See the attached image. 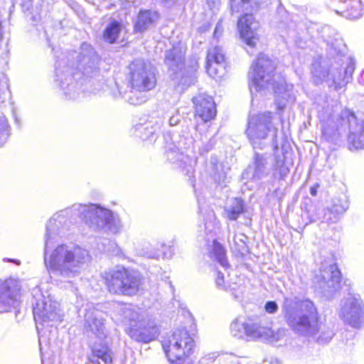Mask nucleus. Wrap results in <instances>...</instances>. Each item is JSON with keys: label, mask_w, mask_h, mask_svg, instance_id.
<instances>
[{"label": "nucleus", "mask_w": 364, "mask_h": 364, "mask_svg": "<svg viewBox=\"0 0 364 364\" xmlns=\"http://www.w3.org/2000/svg\"><path fill=\"white\" fill-rule=\"evenodd\" d=\"M52 230L50 223L45 241V265L50 277L57 282L72 284L90 262L91 257L87 250L73 244H61L50 248L49 243Z\"/></svg>", "instance_id": "1"}, {"label": "nucleus", "mask_w": 364, "mask_h": 364, "mask_svg": "<svg viewBox=\"0 0 364 364\" xmlns=\"http://www.w3.org/2000/svg\"><path fill=\"white\" fill-rule=\"evenodd\" d=\"M282 313L287 325L296 335L313 337L319 334L321 343H327L333 336L332 329L320 321L317 308L309 299L285 296Z\"/></svg>", "instance_id": "2"}, {"label": "nucleus", "mask_w": 364, "mask_h": 364, "mask_svg": "<svg viewBox=\"0 0 364 364\" xmlns=\"http://www.w3.org/2000/svg\"><path fill=\"white\" fill-rule=\"evenodd\" d=\"M274 63L264 55H259L249 72V87L252 95H265L273 91L276 95L275 103L279 109H283L286 102L294 100L288 85L279 76L274 74Z\"/></svg>", "instance_id": "3"}, {"label": "nucleus", "mask_w": 364, "mask_h": 364, "mask_svg": "<svg viewBox=\"0 0 364 364\" xmlns=\"http://www.w3.org/2000/svg\"><path fill=\"white\" fill-rule=\"evenodd\" d=\"M73 210L85 223L95 230L119 232L122 228V221L117 215L109 209L97 204H77L73 206Z\"/></svg>", "instance_id": "4"}, {"label": "nucleus", "mask_w": 364, "mask_h": 364, "mask_svg": "<svg viewBox=\"0 0 364 364\" xmlns=\"http://www.w3.org/2000/svg\"><path fill=\"white\" fill-rule=\"evenodd\" d=\"M186 48L179 44L168 50L165 55L164 62L171 72V79L178 92H181L188 87L194 84L196 79L197 63L191 65H184Z\"/></svg>", "instance_id": "5"}, {"label": "nucleus", "mask_w": 364, "mask_h": 364, "mask_svg": "<svg viewBox=\"0 0 364 364\" xmlns=\"http://www.w3.org/2000/svg\"><path fill=\"white\" fill-rule=\"evenodd\" d=\"M129 70L132 88L139 92L131 91V95L127 100L132 105H139L147 100V97L143 92L150 90L155 87L154 69L149 63L137 59L130 64Z\"/></svg>", "instance_id": "6"}, {"label": "nucleus", "mask_w": 364, "mask_h": 364, "mask_svg": "<svg viewBox=\"0 0 364 364\" xmlns=\"http://www.w3.org/2000/svg\"><path fill=\"white\" fill-rule=\"evenodd\" d=\"M124 317L122 322L129 324V335L139 342L149 343L158 335V328L154 320L146 312L138 311L130 306L122 309Z\"/></svg>", "instance_id": "7"}, {"label": "nucleus", "mask_w": 364, "mask_h": 364, "mask_svg": "<svg viewBox=\"0 0 364 364\" xmlns=\"http://www.w3.org/2000/svg\"><path fill=\"white\" fill-rule=\"evenodd\" d=\"M231 9L232 12L247 13L242 16L237 23L238 29L241 38L247 46L251 48L255 46L259 40V36L257 33L258 23L255 21V18L251 12L256 9V2L255 0H231Z\"/></svg>", "instance_id": "8"}, {"label": "nucleus", "mask_w": 364, "mask_h": 364, "mask_svg": "<svg viewBox=\"0 0 364 364\" xmlns=\"http://www.w3.org/2000/svg\"><path fill=\"white\" fill-rule=\"evenodd\" d=\"M188 331L183 328L174 331L162 341V346L170 363L179 364L192 353L194 343Z\"/></svg>", "instance_id": "9"}, {"label": "nucleus", "mask_w": 364, "mask_h": 364, "mask_svg": "<svg viewBox=\"0 0 364 364\" xmlns=\"http://www.w3.org/2000/svg\"><path fill=\"white\" fill-rule=\"evenodd\" d=\"M105 279L109 292L118 294H134L141 284L139 274L124 267L106 273Z\"/></svg>", "instance_id": "10"}, {"label": "nucleus", "mask_w": 364, "mask_h": 364, "mask_svg": "<svg viewBox=\"0 0 364 364\" xmlns=\"http://www.w3.org/2000/svg\"><path fill=\"white\" fill-rule=\"evenodd\" d=\"M33 316L36 323V329L39 334L41 343L44 326H53L61 321L59 304L53 300L49 295H41L33 305Z\"/></svg>", "instance_id": "11"}, {"label": "nucleus", "mask_w": 364, "mask_h": 364, "mask_svg": "<svg viewBox=\"0 0 364 364\" xmlns=\"http://www.w3.org/2000/svg\"><path fill=\"white\" fill-rule=\"evenodd\" d=\"M270 132H273L274 140L277 137V129L272 124L271 112H264L250 117L246 134L254 148L259 145L260 141L265 139Z\"/></svg>", "instance_id": "12"}, {"label": "nucleus", "mask_w": 364, "mask_h": 364, "mask_svg": "<svg viewBox=\"0 0 364 364\" xmlns=\"http://www.w3.org/2000/svg\"><path fill=\"white\" fill-rule=\"evenodd\" d=\"M355 70V63L350 60L347 65L343 68H332L328 72H321L317 73L314 70L313 71L316 83L326 80L329 87H333L336 90H338L346 86L351 80L353 73Z\"/></svg>", "instance_id": "13"}, {"label": "nucleus", "mask_w": 364, "mask_h": 364, "mask_svg": "<svg viewBox=\"0 0 364 364\" xmlns=\"http://www.w3.org/2000/svg\"><path fill=\"white\" fill-rule=\"evenodd\" d=\"M339 317L346 323L359 328L364 321V306L360 299L348 295L341 300Z\"/></svg>", "instance_id": "14"}, {"label": "nucleus", "mask_w": 364, "mask_h": 364, "mask_svg": "<svg viewBox=\"0 0 364 364\" xmlns=\"http://www.w3.org/2000/svg\"><path fill=\"white\" fill-rule=\"evenodd\" d=\"M19 289L12 280L0 282V314L16 308L19 302Z\"/></svg>", "instance_id": "15"}, {"label": "nucleus", "mask_w": 364, "mask_h": 364, "mask_svg": "<svg viewBox=\"0 0 364 364\" xmlns=\"http://www.w3.org/2000/svg\"><path fill=\"white\" fill-rule=\"evenodd\" d=\"M78 58L77 69L84 75L90 77L97 72L99 58L90 44H82Z\"/></svg>", "instance_id": "16"}, {"label": "nucleus", "mask_w": 364, "mask_h": 364, "mask_svg": "<svg viewBox=\"0 0 364 364\" xmlns=\"http://www.w3.org/2000/svg\"><path fill=\"white\" fill-rule=\"evenodd\" d=\"M318 282L324 291L333 293L340 288L341 272L336 265H329L320 270Z\"/></svg>", "instance_id": "17"}, {"label": "nucleus", "mask_w": 364, "mask_h": 364, "mask_svg": "<svg viewBox=\"0 0 364 364\" xmlns=\"http://www.w3.org/2000/svg\"><path fill=\"white\" fill-rule=\"evenodd\" d=\"M225 55L220 46H215L208 50L207 55L206 70L213 78H220L225 73Z\"/></svg>", "instance_id": "18"}, {"label": "nucleus", "mask_w": 364, "mask_h": 364, "mask_svg": "<svg viewBox=\"0 0 364 364\" xmlns=\"http://www.w3.org/2000/svg\"><path fill=\"white\" fill-rule=\"evenodd\" d=\"M85 328L102 340L107 336L103 314L97 310L87 311L85 315Z\"/></svg>", "instance_id": "19"}, {"label": "nucleus", "mask_w": 364, "mask_h": 364, "mask_svg": "<svg viewBox=\"0 0 364 364\" xmlns=\"http://www.w3.org/2000/svg\"><path fill=\"white\" fill-rule=\"evenodd\" d=\"M196 112L203 121L211 120L216 114L215 104L212 97L199 94L193 98Z\"/></svg>", "instance_id": "20"}, {"label": "nucleus", "mask_w": 364, "mask_h": 364, "mask_svg": "<svg viewBox=\"0 0 364 364\" xmlns=\"http://www.w3.org/2000/svg\"><path fill=\"white\" fill-rule=\"evenodd\" d=\"M245 336L247 340H256L262 338L264 340H277L278 336L274 331L268 327L262 326L251 318L246 321Z\"/></svg>", "instance_id": "21"}, {"label": "nucleus", "mask_w": 364, "mask_h": 364, "mask_svg": "<svg viewBox=\"0 0 364 364\" xmlns=\"http://www.w3.org/2000/svg\"><path fill=\"white\" fill-rule=\"evenodd\" d=\"M71 212H73L75 214V212L73 210V207L71 208L60 210L53 215L46 225L45 241L47 240L48 228L50 226V223H52L53 230L50 231V241L54 238L55 235H58L63 232L64 230H65L68 226V215Z\"/></svg>", "instance_id": "22"}, {"label": "nucleus", "mask_w": 364, "mask_h": 364, "mask_svg": "<svg viewBox=\"0 0 364 364\" xmlns=\"http://www.w3.org/2000/svg\"><path fill=\"white\" fill-rule=\"evenodd\" d=\"M230 279H225V274L220 271L216 272L215 284L218 289L233 291L240 289L242 286V279L238 277L236 274L228 273Z\"/></svg>", "instance_id": "23"}, {"label": "nucleus", "mask_w": 364, "mask_h": 364, "mask_svg": "<svg viewBox=\"0 0 364 364\" xmlns=\"http://www.w3.org/2000/svg\"><path fill=\"white\" fill-rule=\"evenodd\" d=\"M340 10H336L340 14L349 19H357L362 16V5L360 0H345L342 1Z\"/></svg>", "instance_id": "24"}, {"label": "nucleus", "mask_w": 364, "mask_h": 364, "mask_svg": "<svg viewBox=\"0 0 364 364\" xmlns=\"http://www.w3.org/2000/svg\"><path fill=\"white\" fill-rule=\"evenodd\" d=\"M159 18L158 13L151 10L141 11L138 15L134 29L136 32H144Z\"/></svg>", "instance_id": "25"}, {"label": "nucleus", "mask_w": 364, "mask_h": 364, "mask_svg": "<svg viewBox=\"0 0 364 364\" xmlns=\"http://www.w3.org/2000/svg\"><path fill=\"white\" fill-rule=\"evenodd\" d=\"M57 80L60 81V87L63 89L64 94L68 99L78 100L85 96L83 92H80V87H82V82L73 81V77L68 76L65 78V80L69 81L70 82L68 83L66 87H64L63 79L58 78Z\"/></svg>", "instance_id": "26"}, {"label": "nucleus", "mask_w": 364, "mask_h": 364, "mask_svg": "<svg viewBox=\"0 0 364 364\" xmlns=\"http://www.w3.org/2000/svg\"><path fill=\"white\" fill-rule=\"evenodd\" d=\"M92 349L93 355L100 358L105 363L109 364L112 362V353L106 345L94 344Z\"/></svg>", "instance_id": "27"}, {"label": "nucleus", "mask_w": 364, "mask_h": 364, "mask_svg": "<svg viewBox=\"0 0 364 364\" xmlns=\"http://www.w3.org/2000/svg\"><path fill=\"white\" fill-rule=\"evenodd\" d=\"M137 135L143 140L152 139L159 129V127H155L150 122L138 125L136 128Z\"/></svg>", "instance_id": "28"}, {"label": "nucleus", "mask_w": 364, "mask_h": 364, "mask_svg": "<svg viewBox=\"0 0 364 364\" xmlns=\"http://www.w3.org/2000/svg\"><path fill=\"white\" fill-rule=\"evenodd\" d=\"M255 170L252 174L254 179H261L267 175L266 160L262 155L255 154Z\"/></svg>", "instance_id": "29"}, {"label": "nucleus", "mask_w": 364, "mask_h": 364, "mask_svg": "<svg viewBox=\"0 0 364 364\" xmlns=\"http://www.w3.org/2000/svg\"><path fill=\"white\" fill-rule=\"evenodd\" d=\"M211 254H213L222 267L224 268L228 267L225 249L223 245L215 240L213 242Z\"/></svg>", "instance_id": "30"}, {"label": "nucleus", "mask_w": 364, "mask_h": 364, "mask_svg": "<svg viewBox=\"0 0 364 364\" xmlns=\"http://www.w3.org/2000/svg\"><path fill=\"white\" fill-rule=\"evenodd\" d=\"M120 29V24L118 22H117L116 21L111 22L110 24L107 26L106 29L105 30V40L109 42V43L115 42V41L119 36Z\"/></svg>", "instance_id": "31"}, {"label": "nucleus", "mask_w": 364, "mask_h": 364, "mask_svg": "<svg viewBox=\"0 0 364 364\" xmlns=\"http://www.w3.org/2000/svg\"><path fill=\"white\" fill-rule=\"evenodd\" d=\"M243 211L242 201L238 198H235L230 207L225 209L227 217L230 220H236Z\"/></svg>", "instance_id": "32"}, {"label": "nucleus", "mask_w": 364, "mask_h": 364, "mask_svg": "<svg viewBox=\"0 0 364 364\" xmlns=\"http://www.w3.org/2000/svg\"><path fill=\"white\" fill-rule=\"evenodd\" d=\"M246 321L239 318L234 320L230 324V332L232 336L237 338H244L245 336Z\"/></svg>", "instance_id": "33"}, {"label": "nucleus", "mask_w": 364, "mask_h": 364, "mask_svg": "<svg viewBox=\"0 0 364 364\" xmlns=\"http://www.w3.org/2000/svg\"><path fill=\"white\" fill-rule=\"evenodd\" d=\"M220 222L213 211L208 213L205 219V229L208 232H215L219 228Z\"/></svg>", "instance_id": "34"}, {"label": "nucleus", "mask_w": 364, "mask_h": 364, "mask_svg": "<svg viewBox=\"0 0 364 364\" xmlns=\"http://www.w3.org/2000/svg\"><path fill=\"white\" fill-rule=\"evenodd\" d=\"M9 136V127L7 120L4 114L0 112V146H2Z\"/></svg>", "instance_id": "35"}, {"label": "nucleus", "mask_w": 364, "mask_h": 364, "mask_svg": "<svg viewBox=\"0 0 364 364\" xmlns=\"http://www.w3.org/2000/svg\"><path fill=\"white\" fill-rule=\"evenodd\" d=\"M246 236L243 234L235 235L233 237L232 248H234L235 251L242 253L246 250Z\"/></svg>", "instance_id": "36"}, {"label": "nucleus", "mask_w": 364, "mask_h": 364, "mask_svg": "<svg viewBox=\"0 0 364 364\" xmlns=\"http://www.w3.org/2000/svg\"><path fill=\"white\" fill-rule=\"evenodd\" d=\"M177 149L178 151H180V154H176L177 159L175 158L174 155L175 153L172 151H169L167 153V156L169 160L172 161L173 163L178 161H183V151L188 149V146H186V143L183 141V139H181L178 142L177 145Z\"/></svg>", "instance_id": "37"}, {"label": "nucleus", "mask_w": 364, "mask_h": 364, "mask_svg": "<svg viewBox=\"0 0 364 364\" xmlns=\"http://www.w3.org/2000/svg\"><path fill=\"white\" fill-rule=\"evenodd\" d=\"M289 173L288 166L282 160H277L274 175L279 173V179H284Z\"/></svg>", "instance_id": "38"}, {"label": "nucleus", "mask_w": 364, "mask_h": 364, "mask_svg": "<svg viewBox=\"0 0 364 364\" xmlns=\"http://www.w3.org/2000/svg\"><path fill=\"white\" fill-rule=\"evenodd\" d=\"M278 309V304H277L276 301H267L264 305L265 311L270 314L277 313Z\"/></svg>", "instance_id": "39"}, {"label": "nucleus", "mask_w": 364, "mask_h": 364, "mask_svg": "<svg viewBox=\"0 0 364 364\" xmlns=\"http://www.w3.org/2000/svg\"><path fill=\"white\" fill-rule=\"evenodd\" d=\"M213 178L216 183L221 184L226 180V175L225 173H215L213 174Z\"/></svg>", "instance_id": "40"}, {"label": "nucleus", "mask_w": 364, "mask_h": 364, "mask_svg": "<svg viewBox=\"0 0 364 364\" xmlns=\"http://www.w3.org/2000/svg\"><path fill=\"white\" fill-rule=\"evenodd\" d=\"M232 358V355L221 356L218 358V362L219 363V364H237L235 363H233L232 360H231Z\"/></svg>", "instance_id": "41"}, {"label": "nucleus", "mask_w": 364, "mask_h": 364, "mask_svg": "<svg viewBox=\"0 0 364 364\" xmlns=\"http://www.w3.org/2000/svg\"><path fill=\"white\" fill-rule=\"evenodd\" d=\"M181 120L180 116L178 114H176L171 116L169 119V124L171 126H175L179 123Z\"/></svg>", "instance_id": "42"}, {"label": "nucleus", "mask_w": 364, "mask_h": 364, "mask_svg": "<svg viewBox=\"0 0 364 364\" xmlns=\"http://www.w3.org/2000/svg\"><path fill=\"white\" fill-rule=\"evenodd\" d=\"M223 31V27H222V25L218 23L217 25H216V27L215 28V32H214V36H217V35L219 33L220 34Z\"/></svg>", "instance_id": "43"}, {"label": "nucleus", "mask_w": 364, "mask_h": 364, "mask_svg": "<svg viewBox=\"0 0 364 364\" xmlns=\"http://www.w3.org/2000/svg\"><path fill=\"white\" fill-rule=\"evenodd\" d=\"M145 256L149 258H158L159 255L156 253H147Z\"/></svg>", "instance_id": "44"}, {"label": "nucleus", "mask_w": 364, "mask_h": 364, "mask_svg": "<svg viewBox=\"0 0 364 364\" xmlns=\"http://www.w3.org/2000/svg\"><path fill=\"white\" fill-rule=\"evenodd\" d=\"M316 187H311L310 189V193L312 196H316Z\"/></svg>", "instance_id": "45"}, {"label": "nucleus", "mask_w": 364, "mask_h": 364, "mask_svg": "<svg viewBox=\"0 0 364 364\" xmlns=\"http://www.w3.org/2000/svg\"><path fill=\"white\" fill-rule=\"evenodd\" d=\"M7 261L15 262L17 264H20L19 261H17V260H15V259H8Z\"/></svg>", "instance_id": "46"}, {"label": "nucleus", "mask_w": 364, "mask_h": 364, "mask_svg": "<svg viewBox=\"0 0 364 364\" xmlns=\"http://www.w3.org/2000/svg\"><path fill=\"white\" fill-rule=\"evenodd\" d=\"M361 80L364 82V70L361 73Z\"/></svg>", "instance_id": "47"}, {"label": "nucleus", "mask_w": 364, "mask_h": 364, "mask_svg": "<svg viewBox=\"0 0 364 364\" xmlns=\"http://www.w3.org/2000/svg\"><path fill=\"white\" fill-rule=\"evenodd\" d=\"M56 75L58 77H59L58 71L57 72Z\"/></svg>", "instance_id": "48"}, {"label": "nucleus", "mask_w": 364, "mask_h": 364, "mask_svg": "<svg viewBox=\"0 0 364 364\" xmlns=\"http://www.w3.org/2000/svg\"><path fill=\"white\" fill-rule=\"evenodd\" d=\"M209 149H205L204 151H205V152L208 151V150H209Z\"/></svg>", "instance_id": "49"}, {"label": "nucleus", "mask_w": 364, "mask_h": 364, "mask_svg": "<svg viewBox=\"0 0 364 364\" xmlns=\"http://www.w3.org/2000/svg\"><path fill=\"white\" fill-rule=\"evenodd\" d=\"M189 142H190V144H191L192 143V140L189 139Z\"/></svg>", "instance_id": "50"}]
</instances>
